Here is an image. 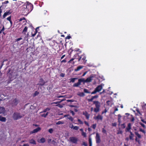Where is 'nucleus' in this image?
Returning <instances> with one entry per match:
<instances>
[{"instance_id": "f257e3e1", "label": "nucleus", "mask_w": 146, "mask_h": 146, "mask_svg": "<svg viewBox=\"0 0 146 146\" xmlns=\"http://www.w3.org/2000/svg\"><path fill=\"white\" fill-rule=\"evenodd\" d=\"M23 7L24 8H25L26 11H31L33 9L32 5L31 3L28 2L27 3V5H23Z\"/></svg>"}, {"instance_id": "f03ea898", "label": "nucleus", "mask_w": 146, "mask_h": 146, "mask_svg": "<svg viewBox=\"0 0 146 146\" xmlns=\"http://www.w3.org/2000/svg\"><path fill=\"white\" fill-rule=\"evenodd\" d=\"M23 117V116L19 113L18 112H15L13 115L12 117L15 120H17L19 119H21Z\"/></svg>"}, {"instance_id": "7ed1b4c3", "label": "nucleus", "mask_w": 146, "mask_h": 146, "mask_svg": "<svg viewBox=\"0 0 146 146\" xmlns=\"http://www.w3.org/2000/svg\"><path fill=\"white\" fill-rule=\"evenodd\" d=\"M94 104H95L96 108L94 109V111L97 112L99 111L100 104L98 101H94Z\"/></svg>"}, {"instance_id": "20e7f679", "label": "nucleus", "mask_w": 146, "mask_h": 146, "mask_svg": "<svg viewBox=\"0 0 146 146\" xmlns=\"http://www.w3.org/2000/svg\"><path fill=\"white\" fill-rule=\"evenodd\" d=\"M17 76V73H16L14 72L13 73L11 74H10L9 76V77L10 78V80L12 81L13 80L15 79L16 78Z\"/></svg>"}, {"instance_id": "39448f33", "label": "nucleus", "mask_w": 146, "mask_h": 146, "mask_svg": "<svg viewBox=\"0 0 146 146\" xmlns=\"http://www.w3.org/2000/svg\"><path fill=\"white\" fill-rule=\"evenodd\" d=\"M70 141L72 143L76 144L78 141V139L75 137H71L69 138Z\"/></svg>"}, {"instance_id": "423d86ee", "label": "nucleus", "mask_w": 146, "mask_h": 146, "mask_svg": "<svg viewBox=\"0 0 146 146\" xmlns=\"http://www.w3.org/2000/svg\"><path fill=\"white\" fill-rule=\"evenodd\" d=\"M19 102V100L15 98L12 101L11 104L13 106H15Z\"/></svg>"}, {"instance_id": "0eeeda50", "label": "nucleus", "mask_w": 146, "mask_h": 146, "mask_svg": "<svg viewBox=\"0 0 146 146\" xmlns=\"http://www.w3.org/2000/svg\"><path fill=\"white\" fill-rule=\"evenodd\" d=\"M94 76L93 75H91L90 77L87 78V79L85 80L86 82H91L93 80V78H94Z\"/></svg>"}, {"instance_id": "6e6552de", "label": "nucleus", "mask_w": 146, "mask_h": 146, "mask_svg": "<svg viewBox=\"0 0 146 146\" xmlns=\"http://www.w3.org/2000/svg\"><path fill=\"white\" fill-rule=\"evenodd\" d=\"M100 90V86L99 85L94 90V91L91 93L92 94H95L98 92H99Z\"/></svg>"}, {"instance_id": "1a4fd4ad", "label": "nucleus", "mask_w": 146, "mask_h": 146, "mask_svg": "<svg viewBox=\"0 0 146 146\" xmlns=\"http://www.w3.org/2000/svg\"><path fill=\"white\" fill-rule=\"evenodd\" d=\"M46 82H45L42 78H40V80L39 83L37 85L40 86H43L44 85Z\"/></svg>"}, {"instance_id": "9d476101", "label": "nucleus", "mask_w": 146, "mask_h": 146, "mask_svg": "<svg viewBox=\"0 0 146 146\" xmlns=\"http://www.w3.org/2000/svg\"><path fill=\"white\" fill-rule=\"evenodd\" d=\"M131 124L129 123L128 124L127 127L125 131L126 132H129L130 131V129H131Z\"/></svg>"}, {"instance_id": "9b49d317", "label": "nucleus", "mask_w": 146, "mask_h": 146, "mask_svg": "<svg viewBox=\"0 0 146 146\" xmlns=\"http://www.w3.org/2000/svg\"><path fill=\"white\" fill-rule=\"evenodd\" d=\"M41 130V128L40 127H38L37 128L34 129L33 131L30 132V134H32L37 132L38 131Z\"/></svg>"}, {"instance_id": "f8f14e48", "label": "nucleus", "mask_w": 146, "mask_h": 146, "mask_svg": "<svg viewBox=\"0 0 146 146\" xmlns=\"http://www.w3.org/2000/svg\"><path fill=\"white\" fill-rule=\"evenodd\" d=\"M96 142L97 143H100V136L99 134L98 133H96Z\"/></svg>"}, {"instance_id": "ddd939ff", "label": "nucleus", "mask_w": 146, "mask_h": 146, "mask_svg": "<svg viewBox=\"0 0 146 146\" xmlns=\"http://www.w3.org/2000/svg\"><path fill=\"white\" fill-rule=\"evenodd\" d=\"M11 13L10 12V10L6 12L3 16V18H5L6 16L10 15Z\"/></svg>"}, {"instance_id": "4468645a", "label": "nucleus", "mask_w": 146, "mask_h": 146, "mask_svg": "<svg viewBox=\"0 0 146 146\" xmlns=\"http://www.w3.org/2000/svg\"><path fill=\"white\" fill-rule=\"evenodd\" d=\"M134 133L139 139H141V135L139 133L135 131V132Z\"/></svg>"}, {"instance_id": "2eb2a0df", "label": "nucleus", "mask_w": 146, "mask_h": 146, "mask_svg": "<svg viewBox=\"0 0 146 146\" xmlns=\"http://www.w3.org/2000/svg\"><path fill=\"white\" fill-rule=\"evenodd\" d=\"M45 141V139L44 138H42L38 141V142L40 143H44Z\"/></svg>"}, {"instance_id": "dca6fc26", "label": "nucleus", "mask_w": 146, "mask_h": 146, "mask_svg": "<svg viewBox=\"0 0 146 146\" xmlns=\"http://www.w3.org/2000/svg\"><path fill=\"white\" fill-rule=\"evenodd\" d=\"M83 67V66H79L76 69H74L75 71H78L82 69Z\"/></svg>"}, {"instance_id": "f3484780", "label": "nucleus", "mask_w": 146, "mask_h": 146, "mask_svg": "<svg viewBox=\"0 0 146 146\" xmlns=\"http://www.w3.org/2000/svg\"><path fill=\"white\" fill-rule=\"evenodd\" d=\"M5 111V108L3 107H0V114L4 113Z\"/></svg>"}, {"instance_id": "a211bd4d", "label": "nucleus", "mask_w": 146, "mask_h": 146, "mask_svg": "<svg viewBox=\"0 0 146 146\" xmlns=\"http://www.w3.org/2000/svg\"><path fill=\"white\" fill-rule=\"evenodd\" d=\"M112 100H108L106 102V103L108 106H111L112 104Z\"/></svg>"}, {"instance_id": "6ab92c4d", "label": "nucleus", "mask_w": 146, "mask_h": 146, "mask_svg": "<svg viewBox=\"0 0 146 146\" xmlns=\"http://www.w3.org/2000/svg\"><path fill=\"white\" fill-rule=\"evenodd\" d=\"M66 116H67V118L68 119H69V120H70V121H72L73 120V119L72 118V117L69 115H65L64 116V117H66Z\"/></svg>"}, {"instance_id": "aec40b11", "label": "nucleus", "mask_w": 146, "mask_h": 146, "mask_svg": "<svg viewBox=\"0 0 146 146\" xmlns=\"http://www.w3.org/2000/svg\"><path fill=\"white\" fill-rule=\"evenodd\" d=\"M85 80H85L84 78H82L78 79V81H79L80 83L81 84V82H84V83L86 82Z\"/></svg>"}, {"instance_id": "412c9836", "label": "nucleus", "mask_w": 146, "mask_h": 146, "mask_svg": "<svg viewBox=\"0 0 146 146\" xmlns=\"http://www.w3.org/2000/svg\"><path fill=\"white\" fill-rule=\"evenodd\" d=\"M29 142L30 143L33 144H36V142L33 139H31L29 140Z\"/></svg>"}, {"instance_id": "4be33fe9", "label": "nucleus", "mask_w": 146, "mask_h": 146, "mask_svg": "<svg viewBox=\"0 0 146 146\" xmlns=\"http://www.w3.org/2000/svg\"><path fill=\"white\" fill-rule=\"evenodd\" d=\"M81 84L80 82L78 81V82L77 83H75L74 84L73 86L74 87H78Z\"/></svg>"}, {"instance_id": "5701e85b", "label": "nucleus", "mask_w": 146, "mask_h": 146, "mask_svg": "<svg viewBox=\"0 0 146 146\" xmlns=\"http://www.w3.org/2000/svg\"><path fill=\"white\" fill-rule=\"evenodd\" d=\"M28 27H25L23 30L22 33L24 34H25L26 32L27 31Z\"/></svg>"}, {"instance_id": "b1692460", "label": "nucleus", "mask_w": 146, "mask_h": 146, "mask_svg": "<svg viewBox=\"0 0 146 146\" xmlns=\"http://www.w3.org/2000/svg\"><path fill=\"white\" fill-rule=\"evenodd\" d=\"M0 121L3 122H5L6 121V119L4 117L0 116Z\"/></svg>"}, {"instance_id": "393cba45", "label": "nucleus", "mask_w": 146, "mask_h": 146, "mask_svg": "<svg viewBox=\"0 0 146 146\" xmlns=\"http://www.w3.org/2000/svg\"><path fill=\"white\" fill-rule=\"evenodd\" d=\"M139 130L141 132L143 133L144 135L145 134L146 131L142 129L141 128H139Z\"/></svg>"}, {"instance_id": "a878e982", "label": "nucleus", "mask_w": 146, "mask_h": 146, "mask_svg": "<svg viewBox=\"0 0 146 146\" xmlns=\"http://www.w3.org/2000/svg\"><path fill=\"white\" fill-rule=\"evenodd\" d=\"M89 144H90V146H92V138L90 137H89Z\"/></svg>"}, {"instance_id": "bb28decb", "label": "nucleus", "mask_w": 146, "mask_h": 146, "mask_svg": "<svg viewBox=\"0 0 146 146\" xmlns=\"http://www.w3.org/2000/svg\"><path fill=\"white\" fill-rule=\"evenodd\" d=\"M78 95L81 97L84 96H85V94L83 92H80L78 94Z\"/></svg>"}, {"instance_id": "cd10ccee", "label": "nucleus", "mask_w": 146, "mask_h": 146, "mask_svg": "<svg viewBox=\"0 0 146 146\" xmlns=\"http://www.w3.org/2000/svg\"><path fill=\"white\" fill-rule=\"evenodd\" d=\"M64 123L63 121H59L57 122L56 123V124L60 125V124H63Z\"/></svg>"}, {"instance_id": "c85d7f7f", "label": "nucleus", "mask_w": 146, "mask_h": 146, "mask_svg": "<svg viewBox=\"0 0 146 146\" xmlns=\"http://www.w3.org/2000/svg\"><path fill=\"white\" fill-rule=\"evenodd\" d=\"M50 109L49 108H46V109H44L43 111L42 112H41L40 113H43V112H46L47 111H49L50 110Z\"/></svg>"}, {"instance_id": "c756f323", "label": "nucleus", "mask_w": 146, "mask_h": 146, "mask_svg": "<svg viewBox=\"0 0 146 146\" xmlns=\"http://www.w3.org/2000/svg\"><path fill=\"white\" fill-rule=\"evenodd\" d=\"M94 118L96 119H100V115H98L97 116L94 117Z\"/></svg>"}, {"instance_id": "7c9ffc66", "label": "nucleus", "mask_w": 146, "mask_h": 146, "mask_svg": "<svg viewBox=\"0 0 146 146\" xmlns=\"http://www.w3.org/2000/svg\"><path fill=\"white\" fill-rule=\"evenodd\" d=\"M77 79L76 78H71L70 79V82H75V80Z\"/></svg>"}, {"instance_id": "2f4dec72", "label": "nucleus", "mask_w": 146, "mask_h": 146, "mask_svg": "<svg viewBox=\"0 0 146 146\" xmlns=\"http://www.w3.org/2000/svg\"><path fill=\"white\" fill-rule=\"evenodd\" d=\"M139 124L144 128H145V126L144 124L143 123H142L141 122H139Z\"/></svg>"}, {"instance_id": "473e14b6", "label": "nucleus", "mask_w": 146, "mask_h": 146, "mask_svg": "<svg viewBox=\"0 0 146 146\" xmlns=\"http://www.w3.org/2000/svg\"><path fill=\"white\" fill-rule=\"evenodd\" d=\"M102 132L103 133L105 134L106 135H107V134L106 133V131L104 128H103L102 129Z\"/></svg>"}, {"instance_id": "72a5a7b5", "label": "nucleus", "mask_w": 146, "mask_h": 146, "mask_svg": "<svg viewBox=\"0 0 146 146\" xmlns=\"http://www.w3.org/2000/svg\"><path fill=\"white\" fill-rule=\"evenodd\" d=\"M84 114L86 116V118L87 119H88V118L89 117V115L86 112V113L85 114Z\"/></svg>"}, {"instance_id": "f704fd0d", "label": "nucleus", "mask_w": 146, "mask_h": 146, "mask_svg": "<svg viewBox=\"0 0 146 146\" xmlns=\"http://www.w3.org/2000/svg\"><path fill=\"white\" fill-rule=\"evenodd\" d=\"M39 94V92L37 91H36L34 94L33 96H35Z\"/></svg>"}, {"instance_id": "c9c22d12", "label": "nucleus", "mask_w": 146, "mask_h": 146, "mask_svg": "<svg viewBox=\"0 0 146 146\" xmlns=\"http://www.w3.org/2000/svg\"><path fill=\"white\" fill-rule=\"evenodd\" d=\"M84 92H85V93H90V92H89L88 91V90L86 89H84Z\"/></svg>"}, {"instance_id": "e433bc0d", "label": "nucleus", "mask_w": 146, "mask_h": 146, "mask_svg": "<svg viewBox=\"0 0 146 146\" xmlns=\"http://www.w3.org/2000/svg\"><path fill=\"white\" fill-rule=\"evenodd\" d=\"M53 131V129L52 128L48 130L49 132L50 133H52Z\"/></svg>"}, {"instance_id": "4c0bfd02", "label": "nucleus", "mask_w": 146, "mask_h": 146, "mask_svg": "<svg viewBox=\"0 0 146 146\" xmlns=\"http://www.w3.org/2000/svg\"><path fill=\"white\" fill-rule=\"evenodd\" d=\"M79 127L77 126H74L73 129L75 130H77L78 129Z\"/></svg>"}, {"instance_id": "58836bf2", "label": "nucleus", "mask_w": 146, "mask_h": 146, "mask_svg": "<svg viewBox=\"0 0 146 146\" xmlns=\"http://www.w3.org/2000/svg\"><path fill=\"white\" fill-rule=\"evenodd\" d=\"M122 131L121 130H118L117 132V134H122Z\"/></svg>"}, {"instance_id": "ea45409f", "label": "nucleus", "mask_w": 146, "mask_h": 146, "mask_svg": "<svg viewBox=\"0 0 146 146\" xmlns=\"http://www.w3.org/2000/svg\"><path fill=\"white\" fill-rule=\"evenodd\" d=\"M135 140L139 144L140 143V141L139 139H138L137 137H136Z\"/></svg>"}, {"instance_id": "a19ab883", "label": "nucleus", "mask_w": 146, "mask_h": 146, "mask_svg": "<svg viewBox=\"0 0 146 146\" xmlns=\"http://www.w3.org/2000/svg\"><path fill=\"white\" fill-rule=\"evenodd\" d=\"M82 135L84 136V137H86V133L84 132V131H82Z\"/></svg>"}, {"instance_id": "79ce46f5", "label": "nucleus", "mask_w": 146, "mask_h": 146, "mask_svg": "<svg viewBox=\"0 0 146 146\" xmlns=\"http://www.w3.org/2000/svg\"><path fill=\"white\" fill-rule=\"evenodd\" d=\"M74 126L73 125V124H70V125H69V127L71 128V129H73V127H74Z\"/></svg>"}, {"instance_id": "37998d69", "label": "nucleus", "mask_w": 146, "mask_h": 146, "mask_svg": "<svg viewBox=\"0 0 146 146\" xmlns=\"http://www.w3.org/2000/svg\"><path fill=\"white\" fill-rule=\"evenodd\" d=\"M96 127V124H94L92 125V127L94 129H95Z\"/></svg>"}, {"instance_id": "c03bdc74", "label": "nucleus", "mask_w": 146, "mask_h": 146, "mask_svg": "<svg viewBox=\"0 0 146 146\" xmlns=\"http://www.w3.org/2000/svg\"><path fill=\"white\" fill-rule=\"evenodd\" d=\"M133 137H134V136H131L129 135V139L130 140H133Z\"/></svg>"}, {"instance_id": "a18cd8bd", "label": "nucleus", "mask_w": 146, "mask_h": 146, "mask_svg": "<svg viewBox=\"0 0 146 146\" xmlns=\"http://www.w3.org/2000/svg\"><path fill=\"white\" fill-rule=\"evenodd\" d=\"M65 96H57V98H63Z\"/></svg>"}, {"instance_id": "49530a36", "label": "nucleus", "mask_w": 146, "mask_h": 146, "mask_svg": "<svg viewBox=\"0 0 146 146\" xmlns=\"http://www.w3.org/2000/svg\"><path fill=\"white\" fill-rule=\"evenodd\" d=\"M56 106H58L60 108H62L63 107L60 104H58V105H56Z\"/></svg>"}, {"instance_id": "de8ad7c7", "label": "nucleus", "mask_w": 146, "mask_h": 146, "mask_svg": "<svg viewBox=\"0 0 146 146\" xmlns=\"http://www.w3.org/2000/svg\"><path fill=\"white\" fill-rule=\"evenodd\" d=\"M78 121L79 122V123L81 124H82L83 122H82L80 119H78Z\"/></svg>"}, {"instance_id": "09e8293b", "label": "nucleus", "mask_w": 146, "mask_h": 146, "mask_svg": "<svg viewBox=\"0 0 146 146\" xmlns=\"http://www.w3.org/2000/svg\"><path fill=\"white\" fill-rule=\"evenodd\" d=\"M116 125H117V124H116V123H112V125L113 126L115 127V126H116Z\"/></svg>"}, {"instance_id": "8fccbe9b", "label": "nucleus", "mask_w": 146, "mask_h": 146, "mask_svg": "<svg viewBox=\"0 0 146 146\" xmlns=\"http://www.w3.org/2000/svg\"><path fill=\"white\" fill-rule=\"evenodd\" d=\"M141 121L143 122V123L146 124V120H145L144 119H141Z\"/></svg>"}, {"instance_id": "3c124183", "label": "nucleus", "mask_w": 146, "mask_h": 146, "mask_svg": "<svg viewBox=\"0 0 146 146\" xmlns=\"http://www.w3.org/2000/svg\"><path fill=\"white\" fill-rule=\"evenodd\" d=\"M129 132H130V135H129L131 136H134L133 134L132 133V132H131V131Z\"/></svg>"}, {"instance_id": "603ef678", "label": "nucleus", "mask_w": 146, "mask_h": 146, "mask_svg": "<svg viewBox=\"0 0 146 146\" xmlns=\"http://www.w3.org/2000/svg\"><path fill=\"white\" fill-rule=\"evenodd\" d=\"M134 118L133 117H132V118H131V119L130 120V121L131 122H133L134 121Z\"/></svg>"}, {"instance_id": "864d4df0", "label": "nucleus", "mask_w": 146, "mask_h": 146, "mask_svg": "<svg viewBox=\"0 0 146 146\" xmlns=\"http://www.w3.org/2000/svg\"><path fill=\"white\" fill-rule=\"evenodd\" d=\"M93 100V98H92V97L90 99H88V101L89 102H91Z\"/></svg>"}, {"instance_id": "5fc2aeb1", "label": "nucleus", "mask_w": 146, "mask_h": 146, "mask_svg": "<svg viewBox=\"0 0 146 146\" xmlns=\"http://www.w3.org/2000/svg\"><path fill=\"white\" fill-rule=\"evenodd\" d=\"M107 110L106 109H105V110H104V111L102 112V114H103L104 113H106L107 112Z\"/></svg>"}, {"instance_id": "6e6d98bb", "label": "nucleus", "mask_w": 146, "mask_h": 146, "mask_svg": "<svg viewBox=\"0 0 146 146\" xmlns=\"http://www.w3.org/2000/svg\"><path fill=\"white\" fill-rule=\"evenodd\" d=\"M41 115L42 117H46V115L45 114H42Z\"/></svg>"}, {"instance_id": "4d7b16f0", "label": "nucleus", "mask_w": 146, "mask_h": 146, "mask_svg": "<svg viewBox=\"0 0 146 146\" xmlns=\"http://www.w3.org/2000/svg\"><path fill=\"white\" fill-rule=\"evenodd\" d=\"M83 145L85 146H88V145L87 143L85 142H84L83 143Z\"/></svg>"}, {"instance_id": "13d9d810", "label": "nucleus", "mask_w": 146, "mask_h": 146, "mask_svg": "<svg viewBox=\"0 0 146 146\" xmlns=\"http://www.w3.org/2000/svg\"><path fill=\"white\" fill-rule=\"evenodd\" d=\"M70 113H72L73 115H74L75 114L74 112L72 111H71Z\"/></svg>"}, {"instance_id": "bf43d9fd", "label": "nucleus", "mask_w": 146, "mask_h": 146, "mask_svg": "<svg viewBox=\"0 0 146 146\" xmlns=\"http://www.w3.org/2000/svg\"><path fill=\"white\" fill-rule=\"evenodd\" d=\"M7 19L8 20H9V21H10L11 20V17L10 16V17H8L7 18Z\"/></svg>"}, {"instance_id": "052dcab7", "label": "nucleus", "mask_w": 146, "mask_h": 146, "mask_svg": "<svg viewBox=\"0 0 146 146\" xmlns=\"http://www.w3.org/2000/svg\"><path fill=\"white\" fill-rule=\"evenodd\" d=\"M118 110L117 108H115L114 110V113L115 111H118Z\"/></svg>"}, {"instance_id": "680f3d73", "label": "nucleus", "mask_w": 146, "mask_h": 146, "mask_svg": "<svg viewBox=\"0 0 146 146\" xmlns=\"http://www.w3.org/2000/svg\"><path fill=\"white\" fill-rule=\"evenodd\" d=\"M98 96H92V97L94 100L95 98H98Z\"/></svg>"}, {"instance_id": "e2e57ef3", "label": "nucleus", "mask_w": 146, "mask_h": 146, "mask_svg": "<svg viewBox=\"0 0 146 146\" xmlns=\"http://www.w3.org/2000/svg\"><path fill=\"white\" fill-rule=\"evenodd\" d=\"M67 101L69 102H73L74 100H67Z\"/></svg>"}, {"instance_id": "0e129e2a", "label": "nucleus", "mask_w": 146, "mask_h": 146, "mask_svg": "<svg viewBox=\"0 0 146 146\" xmlns=\"http://www.w3.org/2000/svg\"><path fill=\"white\" fill-rule=\"evenodd\" d=\"M118 120L119 121V119L121 117V116L120 114H119V115H118Z\"/></svg>"}, {"instance_id": "69168bd1", "label": "nucleus", "mask_w": 146, "mask_h": 146, "mask_svg": "<svg viewBox=\"0 0 146 146\" xmlns=\"http://www.w3.org/2000/svg\"><path fill=\"white\" fill-rule=\"evenodd\" d=\"M84 123H85V124L86 125L88 126H89V124L86 121H85Z\"/></svg>"}, {"instance_id": "338daca9", "label": "nucleus", "mask_w": 146, "mask_h": 146, "mask_svg": "<svg viewBox=\"0 0 146 146\" xmlns=\"http://www.w3.org/2000/svg\"><path fill=\"white\" fill-rule=\"evenodd\" d=\"M65 74L63 73H61L60 74V75L62 77H64V76Z\"/></svg>"}, {"instance_id": "774afa93", "label": "nucleus", "mask_w": 146, "mask_h": 146, "mask_svg": "<svg viewBox=\"0 0 146 146\" xmlns=\"http://www.w3.org/2000/svg\"><path fill=\"white\" fill-rule=\"evenodd\" d=\"M23 146H29V145L28 144H24Z\"/></svg>"}]
</instances>
